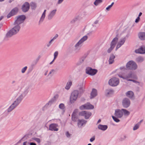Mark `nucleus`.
Listing matches in <instances>:
<instances>
[{
    "label": "nucleus",
    "instance_id": "46",
    "mask_svg": "<svg viewBox=\"0 0 145 145\" xmlns=\"http://www.w3.org/2000/svg\"><path fill=\"white\" fill-rule=\"evenodd\" d=\"M30 145H36V144L33 142H31L30 143Z\"/></svg>",
    "mask_w": 145,
    "mask_h": 145
},
{
    "label": "nucleus",
    "instance_id": "25",
    "mask_svg": "<svg viewBox=\"0 0 145 145\" xmlns=\"http://www.w3.org/2000/svg\"><path fill=\"white\" fill-rule=\"evenodd\" d=\"M76 112V110L74 111L72 115V119L74 121H76L77 119V118L75 116Z\"/></svg>",
    "mask_w": 145,
    "mask_h": 145
},
{
    "label": "nucleus",
    "instance_id": "24",
    "mask_svg": "<svg viewBox=\"0 0 145 145\" xmlns=\"http://www.w3.org/2000/svg\"><path fill=\"white\" fill-rule=\"evenodd\" d=\"M56 10H52L50 13V14L48 16V18L49 19H50L52 18L54 16L56 13Z\"/></svg>",
    "mask_w": 145,
    "mask_h": 145
},
{
    "label": "nucleus",
    "instance_id": "55",
    "mask_svg": "<svg viewBox=\"0 0 145 145\" xmlns=\"http://www.w3.org/2000/svg\"><path fill=\"white\" fill-rule=\"evenodd\" d=\"M88 145H91V144H88Z\"/></svg>",
    "mask_w": 145,
    "mask_h": 145
},
{
    "label": "nucleus",
    "instance_id": "47",
    "mask_svg": "<svg viewBox=\"0 0 145 145\" xmlns=\"http://www.w3.org/2000/svg\"><path fill=\"white\" fill-rule=\"evenodd\" d=\"M3 16H0V21L3 18Z\"/></svg>",
    "mask_w": 145,
    "mask_h": 145
},
{
    "label": "nucleus",
    "instance_id": "54",
    "mask_svg": "<svg viewBox=\"0 0 145 145\" xmlns=\"http://www.w3.org/2000/svg\"><path fill=\"white\" fill-rule=\"evenodd\" d=\"M4 0H0V1H2Z\"/></svg>",
    "mask_w": 145,
    "mask_h": 145
},
{
    "label": "nucleus",
    "instance_id": "28",
    "mask_svg": "<svg viewBox=\"0 0 145 145\" xmlns=\"http://www.w3.org/2000/svg\"><path fill=\"white\" fill-rule=\"evenodd\" d=\"M58 52L57 51H56L55 52L54 54V60L50 63V64H51L53 62H54V60L57 57L58 55Z\"/></svg>",
    "mask_w": 145,
    "mask_h": 145
},
{
    "label": "nucleus",
    "instance_id": "53",
    "mask_svg": "<svg viewBox=\"0 0 145 145\" xmlns=\"http://www.w3.org/2000/svg\"><path fill=\"white\" fill-rule=\"evenodd\" d=\"M53 71H54V70H52V71H51V72H50V73H49V74H51V72H53Z\"/></svg>",
    "mask_w": 145,
    "mask_h": 145
},
{
    "label": "nucleus",
    "instance_id": "51",
    "mask_svg": "<svg viewBox=\"0 0 145 145\" xmlns=\"http://www.w3.org/2000/svg\"><path fill=\"white\" fill-rule=\"evenodd\" d=\"M26 142H24L23 143V145H26Z\"/></svg>",
    "mask_w": 145,
    "mask_h": 145
},
{
    "label": "nucleus",
    "instance_id": "36",
    "mask_svg": "<svg viewBox=\"0 0 145 145\" xmlns=\"http://www.w3.org/2000/svg\"><path fill=\"white\" fill-rule=\"evenodd\" d=\"M114 4V2L112 3L109 6L107 7L106 8V10H110V9L111 8L112 6Z\"/></svg>",
    "mask_w": 145,
    "mask_h": 145
},
{
    "label": "nucleus",
    "instance_id": "57",
    "mask_svg": "<svg viewBox=\"0 0 145 145\" xmlns=\"http://www.w3.org/2000/svg\"><path fill=\"white\" fill-rule=\"evenodd\" d=\"M108 94H109V93H108Z\"/></svg>",
    "mask_w": 145,
    "mask_h": 145
},
{
    "label": "nucleus",
    "instance_id": "32",
    "mask_svg": "<svg viewBox=\"0 0 145 145\" xmlns=\"http://www.w3.org/2000/svg\"><path fill=\"white\" fill-rule=\"evenodd\" d=\"M59 107L61 109L63 110L65 108L64 105L63 103L60 104L59 106Z\"/></svg>",
    "mask_w": 145,
    "mask_h": 145
},
{
    "label": "nucleus",
    "instance_id": "2",
    "mask_svg": "<svg viewBox=\"0 0 145 145\" xmlns=\"http://www.w3.org/2000/svg\"><path fill=\"white\" fill-rule=\"evenodd\" d=\"M118 75L119 77L122 78L123 79H126L128 81H132L134 82H136V81L133 80L128 79L129 78L137 79V77L131 72L129 73L127 76H125L123 74H119Z\"/></svg>",
    "mask_w": 145,
    "mask_h": 145
},
{
    "label": "nucleus",
    "instance_id": "40",
    "mask_svg": "<svg viewBox=\"0 0 145 145\" xmlns=\"http://www.w3.org/2000/svg\"><path fill=\"white\" fill-rule=\"evenodd\" d=\"M58 35L57 34H56L55 36V37L53 38V39L51 40L50 42H51L54 39H56L58 37Z\"/></svg>",
    "mask_w": 145,
    "mask_h": 145
},
{
    "label": "nucleus",
    "instance_id": "38",
    "mask_svg": "<svg viewBox=\"0 0 145 145\" xmlns=\"http://www.w3.org/2000/svg\"><path fill=\"white\" fill-rule=\"evenodd\" d=\"M114 59H112V58H110L109 59V62L110 64H112V63L113 61H114Z\"/></svg>",
    "mask_w": 145,
    "mask_h": 145
},
{
    "label": "nucleus",
    "instance_id": "9",
    "mask_svg": "<svg viewBox=\"0 0 145 145\" xmlns=\"http://www.w3.org/2000/svg\"><path fill=\"white\" fill-rule=\"evenodd\" d=\"M19 98L17 99L14 103L8 108V111L10 112L13 109L19 104L20 102V100Z\"/></svg>",
    "mask_w": 145,
    "mask_h": 145
},
{
    "label": "nucleus",
    "instance_id": "49",
    "mask_svg": "<svg viewBox=\"0 0 145 145\" xmlns=\"http://www.w3.org/2000/svg\"><path fill=\"white\" fill-rule=\"evenodd\" d=\"M101 121V120L100 119H99L98 120V122H97V123H100V122Z\"/></svg>",
    "mask_w": 145,
    "mask_h": 145
},
{
    "label": "nucleus",
    "instance_id": "19",
    "mask_svg": "<svg viewBox=\"0 0 145 145\" xmlns=\"http://www.w3.org/2000/svg\"><path fill=\"white\" fill-rule=\"evenodd\" d=\"M125 40L124 39H121L120 41L119 42L117 45L116 47V50L119 48L122 45H123L125 42Z\"/></svg>",
    "mask_w": 145,
    "mask_h": 145
},
{
    "label": "nucleus",
    "instance_id": "3",
    "mask_svg": "<svg viewBox=\"0 0 145 145\" xmlns=\"http://www.w3.org/2000/svg\"><path fill=\"white\" fill-rule=\"evenodd\" d=\"M120 80L119 79L116 77H113L110 79L108 83L111 86H116L119 84Z\"/></svg>",
    "mask_w": 145,
    "mask_h": 145
},
{
    "label": "nucleus",
    "instance_id": "39",
    "mask_svg": "<svg viewBox=\"0 0 145 145\" xmlns=\"http://www.w3.org/2000/svg\"><path fill=\"white\" fill-rule=\"evenodd\" d=\"M27 68V67H25L22 70V73L24 72L26 70Z\"/></svg>",
    "mask_w": 145,
    "mask_h": 145
},
{
    "label": "nucleus",
    "instance_id": "17",
    "mask_svg": "<svg viewBox=\"0 0 145 145\" xmlns=\"http://www.w3.org/2000/svg\"><path fill=\"white\" fill-rule=\"evenodd\" d=\"M88 38V37L86 36H84L81 40L78 42L76 44V46H78L80 44H81L82 42L86 40Z\"/></svg>",
    "mask_w": 145,
    "mask_h": 145
},
{
    "label": "nucleus",
    "instance_id": "7",
    "mask_svg": "<svg viewBox=\"0 0 145 145\" xmlns=\"http://www.w3.org/2000/svg\"><path fill=\"white\" fill-rule=\"evenodd\" d=\"M79 115L81 116H84L85 119H88L91 116V113L89 112L83 111L79 113Z\"/></svg>",
    "mask_w": 145,
    "mask_h": 145
},
{
    "label": "nucleus",
    "instance_id": "41",
    "mask_svg": "<svg viewBox=\"0 0 145 145\" xmlns=\"http://www.w3.org/2000/svg\"><path fill=\"white\" fill-rule=\"evenodd\" d=\"M66 135L67 137H69L71 136V135L69 133V132L68 131L66 132Z\"/></svg>",
    "mask_w": 145,
    "mask_h": 145
},
{
    "label": "nucleus",
    "instance_id": "48",
    "mask_svg": "<svg viewBox=\"0 0 145 145\" xmlns=\"http://www.w3.org/2000/svg\"><path fill=\"white\" fill-rule=\"evenodd\" d=\"M143 120H141L140 121V122L139 123H138V124H139V125H140V124L143 121Z\"/></svg>",
    "mask_w": 145,
    "mask_h": 145
},
{
    "label": "nucleus",
    "instance_id": "27",
    "mask_svg": "<svg viewBox=\"0 0 145 145\" xmlns=\"http://www.w3.org/2000/svg\"><path fill=\"white\" fill-rule=\"evenodd\" d=\"M122 110L123 114L124 113L125 115L128 116L130 112L124 109H122Z\"/></svg>",
    "mask_w": 145,
    "mask_h": 145
},
{
    "label": "nucleus",
    "instance_id": "1",
    "mask_svg": "<svg viewBox=\"0 0 145 145\" xmlns=\"http://www.w3.org/2000/svg\"><path fill=\"white\" fill-rule=\"evenodd\" d=\"M25 19V17L24 15H21L18 17L14 22V25L16 26L7 33V36L11 37L18 32L20 28L19 25L22 23Z\"/></svg>",
    "mask_w": 145,
    "mask_h": 145
},
{
    "label": "nucleus",
    "instance_id": "8",
    "mask_svg": "<svg viewBox=\"0 0 145 145\" xmlns=\"http://www.w3.org/2000/svg\"><path fill=\"white\" fill-rule=\"evenodd\" d=\"M118 40V38L117 37H115L113 39L111 42L110 48L107 50L108 53H110L114 48Z\"/></svg>",
    "mask_w": 145,
    "mask_h": 145
},
{
    "label": "nucleus",
    "instance_id": "18",
    "mask_svg": "<svg viewBox=\"0 0 145 145\" xmlns=\"http://www.w3.org/2000/svg\"><path fill=\"white\" fill-rule=\"evenodd\" d=\"M139 38L141 40H145V33L140 32L138 34Z\"/></svg>",
    "mask_w": 145,
    "mask_h": 145
},
{
    "label": "nucleus",
    "instance_id": "50",
    "mask_svg": "<svg viewBox=\"0 0 145 145\" xmlns=\"http://www.w3.org/2000/svg\"><path fill=\"white\" fill-rule=\"evenodd\" d=\"M142 14V13L141 12H140V13H139V16H140Z\"/></svg>",
    "mask_w": 145,
    "mask_h": 145
},
{
    "label": "nucleus",
    "instance_id": "37",
    "mask_svg": "<svg viewBox=\"0 0 145 145\" xmlns=\"http://www.w3.org/2000/svg\"><path fill=\"white\" fill-rule=\"evenodd\" d=\"M33 140L39 143H40V140L39 138H33Z\"/></svg>",
    "mask_w": 145,
    "mask_h": 145
},
{
    "label": "nucleus",
    "instance_id": "35",
    "mask_svg": "<svg viewBox=\"0 0 145 145\" xmlns=\"http://www.w3.org/2000/svg\"><path fill=\"white\" fill-rule=\"evenodd\" d=\"M31 6L32 9H35L36 7V5L34 3H32L31 4Z\"/></svg>",
    "mask_w": 145,
    "mask_h": 145
},
{
    "label": "nucleus",
    "instance_id": "14",
    "mask_svg": "<svg viewBox=\"0 0 145 145\" xmlns=\"http://www.w3.org/2000/svg\"><path fill=\"white\" fill-rule=\"evenodd\" d=\"M29 7V3L27 2L25 3L22 6V10L24 12L27 11Z\"/></svg>",
    "mask_w": 145,
    "mask_h": 145
},
{
    "label": "nucleus",
    "instance_id": "33",
    "mask_svg": "<svg viewBox=\"0 0 145 145\" xmlns=\"http://www.w3.org/2000/svg\"><path fill=\"white\" fill-rule=\"evenodd\" d=\"M139 124L138 123L136 124L133 127V130H135L139 128Z\"/></svg>",
    "mask_w": 145,
    "mask_h": 145
},
{
    "label": "nucleus",
    "instance_id": "4",
    "mask_svg": "<svg viewBox=\"0 0 145 145\" xmlns=\"http://www.w3.org/2000/svg\"><path fill=\"white\" fill-rule=\"evenodd\" d=\"M78 93V91L77 90L74 91L72 93L70 98V102L71 103H74L76 100Z\"/></svg>",
    "mask_w": 145,
    "mask_h": 145
},
{
    "label": "nucleus",
    "instance_id": "15",
    "mask_svg": "<svg viewBox=\"0 0 145 145\" xmlns=\"http://www.w3.org/2000/svg\"><path fill=\"white\" fill-rule=\"evenodd\" d=\"M135 52L137 53L144 54L145 53V47L142 46L139 49L135 50Z\"/></svg>",
    "mask_w": 145,
    "mask_h": 145
},
{
    "label": "nucleus",
    "instance_id": "10",
    "mask_svg": "<svg viewBox=\"0 0 145 145\" xmlns=\"http://www.w3.org/2000/svg\"><path fill=\"white\" fill-rule=\"evenodd\" d=\"M86 73L89 74L93 75L95 74L97 72V70L96 69H92L91 68H88L86 70Z\"/></svg>",
    "mask_w": 145,
    "mask_h": 145
},
{
    "label": "nucleus",
    "instance_id": "5",
    "mask_svg": "<svg viewBox=\"0 0 145 145\" xmlns=\"http://www.w3.org/2000/svg\"><path fill=\"white\" fill-rule=\"evenodd\" d=\"M126 67L128 69L135 70L137 68V65L135 62L131 61L127 64Z\"/></svg>",
    "mask_w": 145,
    "mask_h": 145
},
{
    "label": "nucleus",
    "instance_id": "6",
    "mask_svg": "<svg viewBox=\"0 0 145 145\" xmlns=\"http://www.w3.org/2000/svg\"><path fill=\"white\" fill-rule=\"evenodd\" d=\"M93 105L89 103H87L81 106H80L79 108L80 110H82L84 109H91L94 108Z\"/></svg>",
    "mask_w": 145,
    "mask_h": 145
},
{
    "label": "nucleus",
    "instance_id": "56",
    "mask_svg": "<svg viewBox=\"0 0 145 145\" xmlns=\"http://www.w3.org/2000/svg\"><path fill=\"white\" fill-rule=\"evenodd\" d=\"M11 1H9V2H10H10H11Z\"/></svg>",
    "mask_w": 145,
    "mask_h": 145
},
{
    "label": "nucleus",
    "instance_id": "13",
    "mask_svg": "<svg viewBox=\"0 0 145 145\" xmlns=\"http://www.w3.org/2000/svg\"><path fill=\"white\" fill-rule=\"evenodd\" d=\"M115 115L118 118H121L123 116V112L122 109L121 110H115Z\"/></svg>",
    "mask_w": 145,
    "mask_h": 145
},
{
    "label": "nucleus",
    "instance_id": "34",
    "mask_svg": "<svg viewBox=\"0 0 145 145\" xmlns=\"http://www.w3.org/2000/svg\"><path fill=\"white\" fill-rule=\"evenodd\" d=\"M112 118L116 122H118L120 121L119 120L114 116H112Z\"/></svg>",
    "mask_w": 145,
    "mask_h": 145
},
{
    "label": "nucleus",
    "instance_id": "21",
    "mask_svg": "<svg viewBox=\"0 0 145 145\" xmlns=\"http://www.w3.org/2000/svg\"><path fill=\"white\" fill-rule=\"evenodd\" d=\"M97 95V90L95 89H93L91 93V98H92L96 96Z\"/></svg>",
    "mask_w": 145,
    "mask_h": 145
},
{
    "label": "nucleus",
    "instance_id": "20",
    "mask_svg": "<svg viewBox=\"0 0 145 145\" xmlns=\"http://www.w3.org/2000/svg\"><path fill=\"white\" fill-rule=\"evenodd\" d=\"M86 121L84 120H78V126L81 127L83 124L86 123Z\"/></svg>",
    "mask_w": 145,
    "mask_h": 145
},
{
    "label": "nucleus",
    "instance_id": "43",
    "mask_svg": "<svg viewBox=\"0 0 145 145\" xmlns=\"http://www.w3.org/2000/svg\"><path fill=\"white\" fill-rule=\"evenodd\" d=\"M95 137H93L91 138L90 139V141L91 142H93V141H94L95 140Z\"/></svg>",
    "mask_w": 145,
    "mask_h": 145
},
{
    "label": "nucleus",
    "instance_id": "26",
    "mask_svg": "<svg viewBox=\"0 0 145 145\" xmlns=\"http://www.w3.org/2000/svg\"><path fill=\"white\" fill-rule=\"evenodd\" d=\"M72 84V82L71 81H70L68 82L67 83L65 88L66 89H69L71 86Z\"/></svg>",
    "mask_w": 145,
    "mask_h": 145
},
{
    "label": "nucleus",
    "instance_id": "42",
    "mask_svg": "<svg viewBox=\"0 0 145 145\" xmlns=\"http://www.w3.org/2000/svg\"><path fill=\"white\" fill-rule=\"evenodd\" d=\"M140 17H138L135 20V22L136 23H138L139 22V21L140 20Z\"/></svg>",
    "mask_w": 145,
    "mask_h": 145
},
{
    "label": "nucleus",
    "instance_id": "16",
    "mask_svg": "<svg viewBox=\"0 0 145 145\" xmlns=\"http://www.w3.org/2000/svg\"><path fill=\"white\" fill-rule=\"evenodd\" d=\"M18 11V9L17 8H15L12 10L10 13L8 15V18L10 17V16L16 14Z\"/></svg>",
    "mask_w": 145,
    "mask_h": 145
},
{
    "label": "nucleus",
    "instance_id": "11",
    "mask_svg": "<svg viewBox=\"0 0 145 145\" xmlns=\"http://www.w3.org/2000/svg\"><path fill=\"white\" fill-rule=\"evenodd\" d=\"M58 125L57 124L52 123L49 125V130L52 131H57L58 130Z\"/></svg>",
    "mask_w": 145,
    "mask_h": 145
},
{
    "label": "nucleus",
    "instance_id": "30",
    "mask_svg": "<svg viewBox=\"0 0 145 145\" xmlns=\"http://www.w3.org/2000/svg\"><path fill=\"white\" fill-rule=\"evenodd\" d=\"M46 10H44V12L43 13L42 16L40 18V21H42L44 19L45 16V14H46Z\"/></svg>",
    "mask_w": 145,
    "mask_h": 145
},
{
    "label": "nucleus",
    "instance_id": "29",
    "mask_svg": "<svg viewBox=\"0 0 145 145\" xmlns=\"http://www.w3.org/2000/svg\"><path fill=\"white\" fill-rule=\"evenodd\" d=\"M102 2V0H96L94 3V4L96 5H97L99 3H101Z\"/></svg>",
    "mask_w": 145,
    "mask_h": 145
},
{
    "label": "nucleus",
    "instance_id": "52",
    "mask_svg": "<svg viewBox=\"0 0 145 145\" xmlns=\"http://www.w3.org/2000/svg\"><path fill=\"white\" fill-rule=\"evenodd\" d=\"M113 91L112 90H110V93H112L113 92Z\"/></svg>",
    "mask_w": 145,
    "mask_h": 145
},
{
    "label": "nucleus",
    "instance_id": "12",
    "mask_svg": "<svg viewBox=\"0 0 145 145\" xmlns=\"http://www.w3.org/2000/svg\"><path fill=\"white\" fill-rule=\"evenodd\" d=\"M130 101L128 99L125 98L122 101V105L124 107H128L130 105Z\"/></svg>",
    "mask_w": 145,
    "mask_h": 145
},
{
    "label": "nucleus",
    "instance_id": "45",
    "mask_svg": "<svg viewBox=\"0 0 145 145\" xmlns=\"http://www.w3.org/2000/svg\"><path fill=\"white\" fill-rule=\"evenodd\" d=\"M63 0H59L58 3L59 4L61 3Z\"/></svg>",
    "mask_w": 145,
    "mask_h": 145
},
{
    "label": "nucleus",
    "instance_id": "44",
    "mask_svg": "<svg viewBox=\"0 0 145 145\" xmlns=\"http://www.w3.org/2000/svg\"><path fill=\"white\" fill-rule=\"evenodd\" d=\"M115 57V56L113 55H112L111 56L110 58H112V59H114V58Z\"/></svg>",
    "mask_w": 145,
    "mask_h": 145
},
{
    "label": "nucleus",
    "instance_id": "31",
    "mask_svg": "<svg viewBox=\"0 0 145 145\" xmlns=\"http://www.w3.org/2000/svg\"><path fill=\"white\" fill-rule=\"evenodd\" d=\"M143 60V58L141 57H138L137 59V61L138 62H142Z\"/></svg>",
    "mask_w": 145,
    "mask_h": 145
},
{
    "label": "nucleus",
    "instance_id": "22",
    "mask_svg": "<svg viewBox=\"0 0 145 145\" xmlns=\"http://www.w3.org/2000/svg\"><path fill=\"white\" fill-rule=\"evenodd\" d=\"M98 128L99 129L105 131L107 128V126L106 125H99L98 126Z\"/></svg>",
    "mask_w": 145,
    "mask_h": 145
},
{
    "label": "nucleus",
    "instance_id": "23",
    "mask_svg": "<svg viewBox=\"0 0 145 145\" xmlns=\"http://www.w3.org/2000/svg\"><path fill=\"white\" fill-rule=\"evenodd\" d=\"M126 95L130 98H132L134 96V93L131 91H129L127 92Z\"/></svg>",
    "mask_w": 145,
    "mask_h": 145
}]
</instances>
